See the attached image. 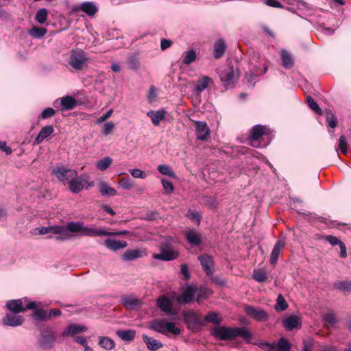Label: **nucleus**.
<instances>
[{"label":"nucleus","mask_w":351,"mask_h":351,"mask_svg":"<svg viewBox=\"0 0 351 351\" xmlns=\"http://www.w3.org/2000/svg\"><path fill=\"white\" fill-rule=\"evenodd\" d=\"M184 321L189 329L196 330L204 326L202 315L194 311H185L182 313Z\"/></svg>","instance_id":"39448f33"},{"label":"nucleus","mask_w":351,"mask_h":351,"mask_svg":"<svg viewBox=\"0 0 351 351\" xmlns=\"http://www.w3.org/2000/svg\"><path fill=\"white\" fill-rule=\"evenodd\" d=\"M52 175L64 184H69V182L73 178L77 177V171L69 169L64 165L57 166L54 167L51 172Z\"/></svg>","instance_id":"423d86ee"},{"label":"nucleus","mask_w":351,"mask_h":351,"mask_svg":"<svg viewBox=\"0 0 351 351\" xmlns=\"http://www.w3.org/2000/svg\"><path fill=\"white\" fill-rule=\"evenodd\" d=\"M87 329V327L84 326L75 324H71L64 330V331L62 333V336L74 337L77 334L86 332Z\"/></svg>","instance_id":"aec40b11"},{"label":"nucleus","mask_w":351,"mask_h":351,"mask_svg":"<svg viewBox=\"0 0 351 351\" xmlns=\"http://www.w3.org/2000/svg\"><path fill=\"white\" fill-rule=\"evenodd\" d=\"M99 190L103 196H114L117 194L116 190L110 187L106 182H101L99 184Z\"/></svg>","instance_id":"c9c22d12"},{"label":"nucleus","mask_w":351,"mask_h":351,"mask_svg":"<svg viewBox=\"0 0 351 351\" xmlns=\"http://www.w3.org/2000/svg\"><path fill=\"white\" fill-rule=\"evenodd\" d=\"M333 287L343 293H351V280H338L336 281Z\"/></svg>","instance_id":"473e14b6"},{"label":"nucleus","mask_w":351,"mask_h":351,"mask_svg":"<svg viewBox=\"0 0 351 351\" xmlns=\"http://www.w3.org/2000/svg\"><path fill=\"white\" fill-rule=\"evenodd\" d=\"M213 48V56L215 58L219 59L224 55V53L227 49V45L223 39L219 38L214 43Z\"/></svg>","instance_id":"b1692460"},{"label":"nucleus","mask_w":351,"mask_h":351,"mask_svg":"<svg viewBox=\"0 0 351 351\" xmlns=\"http://www.w3.org/2000/svg\"><path fill=\"white\" fill-rule=\"evenodd\" d=\"M88 178L89 177L86 174L82 175L80 177L77 176V177L73 178L68 184L69 190L73 193H78L84 189V183L88 182Z\"/></svg>","instance_id":"f8f14e48"},{"label":"nucleus","mask_w":351,"mask_h":351,"mask_svg":"<svg viewBox=\"0 0 351 351\" xmlns=\"http://www.w3.org/2000/svg\"><path fill=\"white\" fill-rule=\"evenodd\" d=\"M119 185L124 189L130 190L133 187L132 180L130 178H123L119 181Z\"/></svg>","instance_id":"6e6d98bb"},{"label":"nucleus","mask_w":351,"mask_h":351,"mask_svg":"<svg viewBox=\"0 0 351 351\" xmlns=\"http://www.w3.org/2000/svg\"><path fill=\"white\" fill-rule=\"evenodd\" d=\"M56 112L53 108L51 107L46 108L38 117V119H47L51 118L56 114Z\"/></svg>","instance_id":"603ef678"},{"label":"nucleus","mask_w":351,"mask_h":351,"mask_svg":"<svg viewBox=\"0 0 351 351\" xmlns=\"http://www.w3.org/2000/svg\"><path fill=\"white\" fill-rule=\"evenodd\" d=\"M188 217L193 221H197L198 223H200L201 221V215L199 213L196 211L189 210L188 212Z\"/></svg>","instance_id":"774afa93"},{"label":"nucleus","mask_w":351,"mask_h":351,"mask_svg":"<svg viewBox=\"0 0 351 351\" xmlns=\"http://www.w3.org/2000/svg\"><path fill=\"white\" fill-rule=\"evenodd\" d=\"M324 320L326 323L330 326H334L337 323L335 316L332 313H328L324 317Z\"/></svg>","instance_id":"338daca9"},{"label":"nucleus","mask_w":351,"mask_h":351,"mask_svg":"<svg viewBox=\"0 0 351 351\" xmlns=\"http://www.w3.org/2000/svg\"><path fill=\"white\" fill-rule=\"evenodd\" d=\"M196 59L197 53L193 49L186 51L182 54V64L185 65H189L191 63L195 62Z\"/></svg>","instance_id":"58836bf2"},{"label":"nucleus","mask_w":351,"mask_h":351,"mask_svg":"<svg viewBox=\"0 0 351 351\" xmlns=\"http://www.w3.org/2000/svg\"><path fill=\"white\" fill-rule=\"evenodd\" d=\"M5 307H22V299L8 300L5 304Z\"/></svg>","instance_id":"052dcab7"},{"label":"nucleus","mask_w":351,"mask_h":351,"mask_svg":"<svg viewBox=\"0 0 351 351\" xmlns=\"http://www.w3.org/2000/svg\"><path fill=\"white\" fill-rule=\"evenodd\" d=\"M185 237L187 241L193 246L199 245L202 242L201 235L194 230L186 231Z\"/></svg>","instance_id":"bb28decb"},{"label":"nucleus","mask_w":351,"mask_h":351,"mask_svg":"<svg viewBox=\"0 0 351 351\" xmlns=\"http://www.w3.org/2000/svg\"><path fill=\"white\" fill-rule=\"evenodd\" d=\"M212 79L208 76H204L202 78L199 79L197 81V84L195 85V90L197 94H200L208 86L210 83H212Z\"/></svg>","instance_id":"72a5a7b5"},{"label":"nucleus","mask_w":351,"mask_h":351,"mask_svg":"<svg viewBox=\"0 0 351 351\" xmlns=\"http://www.w3.org/2000/svg\"><path fill=\"white\" fill-rule=\"evenodd\" d=\"M48 11L46 8L39 9L35 15V20L37 23L42 25L44 24L47 19Z\"/></svg>","instance_id":"c03bdc74"},{"label":"nucleus","mask_w":351,"mask_h":351,"mask_svg":"<svg viewBox=\"0 0 351 351\" xmlns=\"http://www.w3.org/2000/svg\"><path fill=\"white\" fill-rule=\"evenodd\" d=\"M51 232L56 234H66V228L65 226H51Z\"/></svg>","instance_id":"680f3d73"},{"label":"nucleus","mask_w":351,"mask_h":351,"mask_svg":"<svg viewBox=\"0 0 351 351\" xmlns=\"http://www.w3.org/2000/svg\"><path fill=\"white\" fill-rule=\"evenodd\" d=\"M144 256L143 251L135 249V250H127L122 255L121 258L126 261H131L137 258H141Z\"/></svg>","instance_id":"cd10ccee"},{"label":"nucleus","mask_w":351,"mask_h":351,"mask_svg":"<svg viewBox=\"0 0 351 351\" xmlns=\"http://www.w3.org/2000/svg\"><path fill=\"white\" fill-rule=\"evenodd\" d=\"M180 272L183 275L184 280H189L191 278V274L189 271L188 265L186 264H182L180 265Z\"/></svg>","instance_id":"bf43d9fd"},{"label":"nucleus","mask_w":351,"mask_h":351,"mask_svg":"<svg viewBox=\"0 0 351 351\" xmlns=\"http://www.w3.org/2000/svg\"><path fill=\"white\" fill-rule=\"evenodd\" d=\"M218 74L220 80L223 83L226 88L233 86L234 80L235 78L234 71L233 66H228V67L219 70Z\"/></svg>","instance_id":"9d476101"},{"label":"nucleus","mask_w":351,"mask_h":351,"mask_svg":"<svg viewBox=\"0 0 351 351\" xmlns=\"http://www.w3.org/2000/svg\"><path fill=\"white\" fill-rule=\"evenodd\" d=\"M280 55L282 66L286 69H291L294 65V62L290 53L282 50Z\"/></svg>","instance_id":"4c0bfd02"},{"label":"nucleus","mask_w":351,"mask_h":351,"mask_svg":"<svg viewBox=\"0 0 351 351\" xmlns=\"http://www.w3.org/2000/svg\"><path fill=\"white\" fill-rule=\"evenodd\" d=\"M258 347L265 351H275V341L272 343L261 342L258 343Z\"/></svg>","instance_id":"13d9d810"},{"label":"nucleus","mask_w":351,"mask_h":351,"mask_svg":"<svg viewBox=\"0 0 351 351\" xmlns=\"http://www.w3.org/2000/svg\"><path fill=\"white\" fill-rule=\"evenodd\" d=\"M274 307H289L286 300L282 294H279L278 295L276 299V304Z\"/></svg>","instance_id":"0e129e2a"},{"label":"nucleus","mask_w":351,"mask_h":351,"mask_svg":"<svg viewBox=\"0 0 351 351\" xmlns=\"http://www.w3.org/2000/svg\"><path fill=\"white\" fill-rule=\"evenodd\" d=\"M178 256L179 252L177 251H175L173 249H166L165 247H162L160 250V253L153 254L152 257L157 260L169 261L176 259Z\"/></svg>","instance_id":"a211bd4d"},{"label":"nucleus","mask_w":351,"mask_h":351,"mask_svg":"<svg viewBox=\"0 0 351 351\" xmlns=\"http://www.w3.org/2000/svg\"><path fill=\"white\" fill-rule=\"evenodd\" d=\"M198 260L199 261L205 273L208 276L213 275L214 272V261L213 258L206 254H201L198 256Z\"/></svg>","instance_id":"6ab92c4d"},{"label":"nucleus","mask_w":351,"mask_h":351,"mask_svg":"<svg viewBox=\"0 0 351 351\" xmlns=\"http://www.w3.org/2000/svg\"><path fill=\"white\" fill-rule=\"evenodd\" d=\"M104 245L107 248L115 251L127 247L128 243L125 241L108 239L105 240Z\"/></svg>","instance_id":"c85d7f7f"},{"label":"nucleus","mask_w":351,"mask_h":351,"mask_svg":"<svg viewBox=\"0 0 351 351\" xmlns=\"http://www.w3.org/2000/svg\"><path fill=\"white\" fill-rule=\"evenodd\" d=\"M210 280L212 282L218 286H223L226 283V280L220 276H210Z\"/></svg>","instance_id":"e2e57ef3"},{"label":"nucleus","mask_w":351,"mask_h":351,"mask_svg":"<svg viewBox=\"0 0 351 351\" xmlns=\"http://www.w3.org/2000/svg\"><path fill=\"white\" fill-rule=\"evenodd\" d=\"M346 138L344 135H341L339 138V149L343 154L348 152Z\"/></svg>","instance_id":"5fc2aeb1"},{"label":"nucleus","mask_w":351,"mask_h":351,"mask_svg":"<svg viewBox=\"0 0 351 351\" xmlns=\"http://www.w3.org/2000/svg\"><path fill=\"white\" fill-rule=\"evenodd\" d=\"M126 63L128 68L132 70H138L141 66L138 59L134 56H130L128 58Z\"/></svg>","instance_id":"09e8293b"},{"label":"nucleus","mask_w":351,"mask_h":351,"mask_svg":"<svg viewBox=\"0 0 351 351\" xmlns=\"http://www.w3.org/2000/svg\"><path fill=\"white\" fill-rule=\"evenodd\" d=\"M99 344L106 350H110L114 348V342L108 337H101L99 339Z\"/></svg>","instance_id":"de8ad7c7"},{"label":"nucleus","mask_w":351,"mask_h":351,"mask_svg":"<svg viewBox=\"0 0 351 351\" xmlns=\"http://www.w3.org/2000/svg\"><path fill=\"white\" fill-rule=\"evenodd\" d=\"M114 128V124L112 122H111V121L107 122L104 125V127L102 129V132L105 135H108L112 132Z\"/></svg>","instance_id":"69168bd1"},{"label":"nucleus","mask_w":351,"mask_h":351,"mask_svg":"<svg viewBox=\"0 0 351 351\" xmlns=\"http://www.w3.org/2000/svg\"><path fill=\"white\" fill-rule=\"evenodd\" d=\"M9 312L3 317L2 323L4 326H17L22 324V319L18 314L22 308H8Z\"/></svg>","instance_id":"1a4fd4ad"},{"label":"nucleus","mask_w":351,"mask_h":351,"mask_svg":"<svg viewBox=\"0 0 351 351\" xmlns=\"http://www.w3.org/2000/svg\"><path fill=\"white\" fill-rule=\"evenodd\" d=\"M252 278L258 282H265L267 281L268 276L265 269H254L252 274Z\"/></svg>","instance_id":"ea45409f"},{"label":"nucleus","mask_w":351,"mask_h":351,"mask_svg":"<svg viewBox=\"0 0 351 351\" xmlns=\"http://www.w3.org/2000/svg\"><path fill=\"white\" fill-rule=\"evenodd\" d=\"M291 348L289 341L285 337H281L278 342H275V351H290Z\"/></svg>","instance_id":"f704fd0d"},{"label":"nucleus","mask_w":351,"mask_h":351,"mask_svg":"<svg viewBox=\"0 0 351 351\" xmlns=\"http://www.w3.org/2000/svg\"><path fill=\"white\" fill-rule=\"evenodd\" d=\"M267 128L262 125H254L250 132V145L254 147H258L257 141L265 134Z\"/></svg>","instance_id":"4468645a"},{"label":"nucleus","mask_w":351,"mask_h":351,"mask_svg":"<svg viewBox=\"0 0 351 351\" xmlns=\"http://www.w3.org/2000/svg\"><path fill=\"white\" fill-rule=\"evenodd\" d=\"M66 232L79 233L83 236L95 237V236H112V235H125L128 234L127 230L120 232H111L101 229H95L85 227L80 222L70 221L66 225Z\"/></svg>","instance_id":"7ed1b4c3"},{"label":"nucleus","mask_w":351,"mask_h":351,"mask_svg":"<svg viewBox=\"0 0 351 351\" xmlns=\"http://www.w3.org/2000/svg\"><path fill=\"white\" fill-rule=\"evenodd\" d=\"M195 284L187 285L180 295L175 294L176 302L180 305L193 303L195 301Z\"/></svg>","instance_id":"0eeeda50"},{"label":"nucleus","mask_w":351,"mask_h":351,"mask_svg":"<svg viewBox=\"0 0 351 351\" xmlns=\"http://www.w3.org/2000/svg\"><path fill=\"white\" fill-rule=\"evenodd\" d=\"M306 103L307 104L308 107L317 114L322 115L323 114V111L319 108V105L314 101V99L311 96H306Z\"/></svg>","instance_id":"49530a36"},{"label":"nucleus","mask_w":351,"mask_h":351,"mask_svg":"<svg viewBox=\"0 0 351 351\" xmlns=\"http://www.w3.org/2000/svg\"><path fill=\"white\" fill-rule=\"evenodd\" d=\"M116 333L119 337L125 341L133 340L136 335V332L133 330H119Z\"/></svg>","instance_id":"e433bc0d"},{"label":"nucleus","mask_w":351,"mask_h":351,"mask_svg":"<svg viewBox=\"0 0 351 351\" xmlns=\"http://www.w3.org/2000/svg\"><path fill=\"white\" fill-rule=\"evenodd\" d=\"M161 182L166 193H171L173 191L174 187L173 183L171 181H169L166 179H162Z\"/></svg>","instance_id":"4d7b16f0"},{"label":"nucleus","mask_w":351,"mask_h":351,"mask_svg":"<svg viewBox=\"0 0 351 351\" xmlns=\"http://www.w3.org/2000/svg\"><path fill=\"white\" fill-rule=\"evenodd\" d=\"M143 339L151 351H156L163 346L162 343L146 335H143Z\"/></svg>","instance_id":"7c9ffc66"},{"label":"nucleus","mask_w":351,"mask_h":351,"mask_svg":"<svg viewBox=\"0 0 351 351\" xmlns=\"http://www.w3.org/2000/svg\"><path fill=\"white\" fill-rule=\"evenodd\" d=\"M195 289H196L195 301L199 305L206 300L213 294V291L204 285L198 286L195 284Z\"/></svg>","instance_id":"2eb2a0df"},{"label":"nucleus","mask_w":351,"mask_h":351,"mask_svg":"<svg viewBox=\"0 0 351 351\" xmlns=\"http://www.w3.org/2000/svg\"><path fill=\"white\" fill-rule=\"evenodd\" d=\"M248 316L258 322H265L267 319V313L263 308H246Z\"/></svg>","instance_id":"4be33fe9"},{"label":"nucleus","mask_w":351,"mask_h":351,"mask_svg":"<svg viewBox=\"0 0 351 351\" xmlns=\"http://www.w3.org/2000/svg\"><path fill=\"white\" fill-rule=\"evenodd\" d=\"M325 114L326 120L329 126L332 128H336L337 125V119L335 115L332 113V110L330 109H326Z\"/></svg>","instance_id":"a18cd8bd"},{"label":"nucleus","mask_w":351,"mask_h":351,"mask_svg":"<svg viewBox=\"0 0 351 351\" xmlns=\"http://www.w3.org/2000/svg\"><path fill=\"white\" fill-rule=\"evenodd\" d=\"M112 162V159L110 157L106 156L97 162V167L100 171H104L109 167V166L111 165Z\"/></svg>","instance_id":"8fccbe9b"},{"label":"nucleus","mask_w":351,"mask_h":351,"mask_svg":"<svg viewBox=\"0 0 351 351\" xmlns=\"http://www.w3.org/2000/svg\"><path fill=\"white\" fill-rule=\"evenodd\" d=\"M282 326L288 331L300 329L302 326L301 317L297 315H289L283 319Z\"/></svg>","instance_id":"ddd939ff"},{"label":"nucleus","mask_w":351,"mask_h":351,"mask_svg":"<svg viewBox=\"0 0 351 351\" xmlns=\"http://www.w3.org/2000/svg\"><path fill=\"white\" fill-rule=\"evenodd\" d=\"M249 69L256 75H261L265 74L267 71V66L266 62L260 60V56L258 53H254L249 62Z\"/></svg>","instance_id":"6e6552de"},{"label":"nucleus","mask_w":351,"mask_h":351,"mask_svg":"<svg viewBox=\"0 0 351 351\" xmlns=\"http://www.w3.org/2000/svg\"><path fill=\"white\" fill-rule=\"evenodd\" d=\"M77 104V100L72 96L67 95L60 99V105L62 110H72Z\"/></svg>","instance_id":"c756f323"},{"label":"nucleus","mask_w":351,"mask_h":351,"mask_svg":"<svg viewBox=\"0 0 351 351\" xmlns=\"http://www.w3.org/2000/svg\"><path fill=\"white\" fill-rule=\"evenodd\" d=\"M167 112L164 109L158 111L150 110L147 113V116L149 117L154 125L158 126L160 122L165 119Z\"/></svg>","instance_id":"393cba45"},{"label":"nucleus","mask_w":351,"mask_h":351,"mask_svg":"<svg viewBox=\"0 0 351 351\" xmlns=\"http://www.w3.org/2000/svg\"><path fill=\"white\" fill-rule=\"evenodd\" d=\"M196 137L198 140L207 141L210 137V129L204 121H195Z\"/></svg>","instance_id":"f3484780"},{"label":"nucleus","mask_w":351,"mask_h":351,"mask_svg":"<svg viewBox=\"0 0 351 351\" xmlns=\"http://www.w3.org/2000/svg\"><path fill=\"white\" fill-rule=\"evenodd\" d=\"M81 10L88 16H93L97 11V7L93 2H84L81 5Z\"/></svg>","instance_id":"a19ab883"},{"label":"nucleus","mask_w":351,"mask_h":351,"mask_svg":"<svg viewBox=\"0 0 351 351\" xmlns=\"http://www.w3.org/2000/svg\"><path fill=\"white\" fill-rule=\"evenodd\" d=\"M49 305H58V307H62V305L60 304L59 301H55V302H50L49 304H41L39 303V305L36 302H28L25 307H45V306H49Z\"/></svg>","instance_id":"864d4df0"},{"label":"nucleus","mask_w":351,"mask_h":351,"mask_svg":"<svg viewBox=\"0 0 351 351\" xmlns=\"http://www.w3.org/2000/svg\"><path fill=\"white\" fill-rule=\"evenodd\" d=\"M88 60L83 50L75 49L71 51L68 62L73 70L79 72L88 66Z\"/></svg>","instance_id":"20e7f679"},{"label":"nucleus","mask_w":351,"mask_h":351,"mask_svg":"<svg viewBox=\"0 0 351 351\" xmlns=\"http://www.w3.org/2000/svg\"><path fill=\"white\" fill-rule=\"evenodd\" d=\"M211 335L223 341H231L237 337H241L246 341H250L252 338V334L247 327L221 326L213 328Z\"/></svg>","instance_id":"f03ea898"},{"label":"nucleus","mask_w":351,"mask_h":351,"mask_svg":"<svg viewBox=\"0 0 351 351\" xmlns=\"http://www.w3.org/2000/svg\"><path fill=\"white\" fill-rule=\"evenodd\" d=\"M158 171L162 175L168 176L171 178H175L176 173L171 169L169 165H160L158 167Z\"/></svg>","instance_id":"3c124183"},{"label":"nucleus","mask_w":351,"mask_h":351,"mask_svg":"<svg viewBox=\"0 0 351 351\" xmlns=\"http://www.w3.org/2000/svg\"><path fill=\"white\" fill-rule=\"evenodd\" d=\"M121 304L125 307L136 306L143 304L141 300L138 299L133 295H123L121 298Z\"/></svg>","instance_id":"a878e982"},{"label":"nucleus","mask_w":351,"mask_h":351,"mask_svg":"<svg viewBox=\"0 0 351 351\" xmlns=\"http://www.w3.org/2000/svg\"><path fill=\"white\" fill-rule=\"evenodd\" d=\"M47 30L45 27L34 26L29 31V35L34 38H41L47 34Z\"/></svg>","instance_id":"79ce46f5"},{"label":"nucleus","mask_w":351,"mask_h":351,"mask_svg":"<svg viewBox=\"0 0 351 351\" xmlns=\"http://www.w3.org/2000/svg\"><path fill=\"white\" fill-rule=\"evenodd\" d=\"M34 317L36 320L43 321L50 319L51 317L59 316L61 311L59 308H51L49 314L44 308H34Z\"/></svg>","instance_id":"dca6fc26"},{"label":"nucleus","mask_w":351,"mask_h":351,"mask_svg":"<svg viewBox=\"0 0 351 351\" xmlns=\"http://www.w3.org/2000/svg\"><path fill=\"white\" fill-rule=\"evenodd\" d=\"M204 326L206 322L213 323L214 324H219L221 322V318L219 316V313L213 311H210L203 318Z\"/></svg>","instance_id":"37998d69"},{"label":"nucleus","mask_w":351,"mask_h":351,"mask_svg":"<svg viewBox=\"0 0 351 351\" xmlns=\"http://www.w3.org/2000/svg\"><path fill=\"white\" fill-rule=\"evenodd\" d=\"M54 132V128L51 125H47L43 127L36 137L34 144H40L45 138L51 136Z\"/></svg>","instance_id":"5701e85b"},{"label":"nucleus","mask_w":351,"mask_h":351,"mask_svg":"<svg viewBox=\"0 0 351 351\" xmlns=\"http://www.w3.org/2000/svg\"><path fill=\"white\" fill-rule=\"evenodd\" d=\"M160 309L164 313V315H167V317L154 319L150 322L149 328L165 336H169V334L180 335L181 330L176 326V324L181 320V317L179 315V308Z\"/></svg>","instance_id":"f257e3e1"},{"label":"nucleus","mask_w":351,"mask_h":351,"mask_svg":"<svg viewBox=\"0 0 351 351\" xmlns=\"http://www.w3.org/2000/svg\"><path fill=\"white\" fill-rule=\"evenodd\" d=\"M55 339V334L50 327H46L41 331L39 341L43 348L45 349L51 348L53 346Z\"/></svg>","instance_id":"9b49d317"},{"label":"nucleus","mask_w":351,"mask_h":351,"mask_svg":"<svg viewBox=\"0 0 351 351\" xmlns=\"http://www.w3.org/2000/svg\"><path fill=\"white\" fill-rule=\"evenodd\" d=\"M175 293L171 296L162 295L157 300L158 307H173L176 302Z\"/></svg>","instance_id":"2f4dec72"},{"label":"nucleus","mask_w":351,"mask_h":351,"mask_svg":"<svg viewBox=\"0 0 351 351\" xmlns=\"http://www.w3.org/2000/svg\"><path fill=\"white\" fill-rule=\"evenodd\" d=\"M285 245V243L281 240L276 242L271 253L270 263L271 265L276 264L279 256L282 253Z\"/></svg>","instance_id":"412c9836"}]
</instances>
